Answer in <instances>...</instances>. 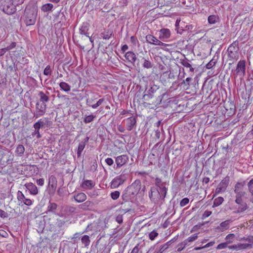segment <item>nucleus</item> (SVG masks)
Wrapping results in <instances>:
<instances>
[{
	"label": "nucleus",
	"mask_w": 253,
	"mask_h": 253,
	"mask_svg": "<svg viewBox=\"0 0 253 253\" xmlns=\"http://www.w3.org/2000/svg\"><path fill=\"white\" fill-rule=\"evenodd\" d=\"M141 188V181L139 179L135 180L130 186H128L124 191L122 198L123 202L121 204L123 205L125 203L128 202L135 196L137 195L140 191Z\"/></svg>",
	"instance_id": "obj_1"
},
{
	"label": "nucleus",
	"mask_w": 253,
	"mask_h": 253,
	"mask_svg": "<svg viewBox=\"0 0 253 253\" xmlns=\"http://www.w3.org/2000/svg\"><path fill=\"white\" fill-rule=\"evenodd\" d=\"M1 4L3 11L8 15L15 12L16 5L23 2V0H1Z\"/></svg>",
	"instance_id": "obj_2"
},
{
	"label": "nucleus",
	"mask_w": 253,
	"mask_h": 253,
	"mask_svg": "<svg viewBox=\"0 0 253 253\" xmlns=\"http://www.w3.org/2000/svg\"><path fill=\"white\" fill-rule=\"evenodd\" d=\"M238 45V42L235 41L229 46L227 49V53L228 59L229 61H233L238 60L239 58Z\"/></svg>",
	"instance_id": "obj_3"
},
{
	"label": "nucleus",
	"mask_w": 253,
	"mask_h": 253,
	"mask_svg": "<svg viewBox=\"0 0 253 253\" xmlns=\"http://www.w3.org/2000/svg\"><path fill=\"white\" fill-rule=\"evenodd\" d=\"M25 22L27 26L33 25L35 24L37 18V11L34 8L26 9Z\"/></svg>",
	"instance_id": "obj_4"
},
{
	"label": "nucleus",
	"mask_w": 253,
	"mask_h": 253,
	"mask_svg": "<svg viewBox=\"0 0 253 253\" xmlns=\"http://www.w3.org/2000/svg\"><path fill=\"white\" fill-rule=\"evenodd\" d=\"M126 177L125 174H121L115 177L111 181L110 187L112 189H115L123 184L126 180Z\"/></svg>",
	"instance_id": "obj_5"
},
{
	"label": "nucleus",
	"mask_w": 253,
	"mask_h": 253,
	"mask_svg": "<svg viewBox=\"0 0 253 253\" xmlns=\"http://www.w3.org/2000/svg\"><path fill=\"white\" fill-rule=\"evenodd\" d=\"M246 70V61L244 60H240L236 66L235 69V77H237L239 76L241 77H243L245 74Z\"/></svg>",
	"instance_id": "obj_6"
},
{
	"label": "nucleus",
	"mask_w": 253,
	"mask_h": 253,
	"mask_svg": "<svg viewBox=\"0 0 253 253\" xmlns=\"http://www.w3.org/2000/svg\"><path fill=\"white\" fill-rule=\"evenodd\" d=\"M159 88V86L154 84H151L150 87L148 89H146L145 93L143 96V99L145 101H148L150 99L153 97V94L157 91Z\"/></svg>",
	"instance_id": "obj_7"
},
{
	"label": "nucleus",
	"mask_w": 253,
	"mask_h": 253,
	"mask_svg": "<svg viewBox=\"0 0 253 253\" xmlns=\"http://www.w3.org/2000/svg\"><path fill=\"white\" fill-rule=\"evenodd\" d=\"M229 177L227 176L223 179H222L218 185L217 188L215 189V193L219 194L224 192L226 190L229 184Z\"/></svg>",
	"instance_id": "obj_8"
},
{
	"label": "nucleus",
	"mask_w": 253,
	"mask_h": 253,
	"mask_svg": "<svg viewBox=\"0 0 253 253\" xmlns=\"http://www.w3.org/2000/svg\"><path fill=\"white\" fill-rule=\"evenodd\" d=\"M46 105L45 104H42L40 105L39 102H37L36 104V112L34 114V117L38 118L41 116H42L46 112Z\"/></svg>",
	"instance_id": "obj_9"
},
{
	"label": "nucleus",
	"mask_w": 253,
	"mask_h": 253,
	"mask_svg": "<svg viewBox=\"0 0 253 253\" xmlns=\"http://www.w3.org/2000/svg\"><path fill=\"white\" fill-rule=\"evenodd\" d=\"M124 122L126 124L127 130L131 131L136 126V117L131 116L124 120Z\"/></svg>",
	"instance_id": "obj_10"
},
{
	"label": "nucleus",
	"mask_w": 253,
	"mask_h": 253,
	"mask_svg": "<svg viewBox=\"0 0 253 253\" xmlns=\"http://www.w3.org/2000/svg\"><path fill=\"white\" fill-rule=\"evenodd\" d=\"M145 38L146 42L150 44L164 46L168 45V44L162 42L153 35H147Z\"/></svg>",
	"instance_id": "obj_11"
},
{
	"label": "nucleus",
	"mask_w": 253,
	"mask_h": 253,
	"mask_svg": "<svg viewBox=\"0 0 253 253\" xmlns=\"http://www.w3.org/2000/svg\"><path fill=\"white\" fill-rule=\"evenodd\" d=\"M128 161V157L126 155L119 156L116 158L115 163L116 164V169L120 168L125 165Z\"/></svg>",
	"instance_id": "obj_12"
},
{
	"label": "nucleus",
	"mask_w": 253,
	"mask_h": 253,
	"mask_svg": "<svg viewBox=\"0 0 253 253\" xmlns=\"http://www.w3.org/2000/svg\"><path fill=\"white\" fill-rule=\"evenodd\" d=\"M149 196L150 200L154 203H158L161 200V196L156 188H151Z\"/></svg>",
	"instance_id": "obj_13"
},
{
	"label": "nucleus",
	"mask_w": 253,
	"mask_h": 253,
	"mask_svg": "<svg viewBox=\"0 0 253 253\" xmlns=\"http://www.w3.org/2000/svg\"><path fill=\"white\" fill-rule=\"evenodd\" d=\"M57 185V181L56 177L51 175L48 178V186H49V191L54 194Z\"/></svg>",
	"instance_id": "obj_14"
},
{
	"label": "nucleus",
	"mask_w": 253,
	"mask_h": 253,
	"mask_svg": "<svg viewBox=\"0 0 253 253\" xmlns=\"http://www.w3.org/2000/svg\"><path fill=\"white\" fill-rule=\"evenodd\" d=\"M170 35L171 33L169 29L163 28L159 31V39L164 41L169 39Z\"/></svg>",
	"instance_id": "obj_15"
},
{
	"label": "nucleus",
	"mask_w": 253,
	"mask_h": 253,
	"mask_svg": "<svg viewBox=\"0 0 253 253\" xmlns=\"http://www.w3.org/2000/svg\"><path fill=\"white\" fill-rule=\"evenodd\" d=\"M88 140H89V137L86 136L84 139L83 141L80 142L79 146H78V150H77L78 157H80L81 156L83 150L84 149V148L86 145V144L88 142Z\"/></svg>",
	"instance_id": "obj_16"
},
{
	"label": "nucleus",
	"mask_w": 253,
	"mask_h": 253,
	"mask_svg": "<svg viewBox=\"0 0 253 253\" xmlns=\"http://www.w3.org/2000/svg\"><path fill=\"white\" fill-rule=\"evenodd\" d=\"M105 99L104 98L99 99L97 102L94 104H92L93 100L92 99H87L86 100V103L87 106L91 107L93 109L97 108L98 106L101 105L102 103L104 101Z\"/></svg>",
	"instance_id": "obj_17"
},
{
	"label": "nucleus",
	"mask_w": 253,
	"mask_h": 253,
	"mask_svg": "<svg viewBox=\"0 0 253 253\" xmlns=\"http://www.w3.org/2000/svg\"><path fill=\"white\" fill-rule=\"evenodd\" d=\"M126 59L132 64L134 65L136 60L135 54L132 51H128L126 53L125 55Z\"/></svg>",
	"instance_id": "obj_18"
},
{
	"label": "nucleus",
	"mask_w": 253,
	"mask_h": 253,
	"mask_svg": "<svg viewBox=\"0 0 253 253\" xmlns=\"http://www.w3.org/2000/svg\"><path fill=\"white\" fill-rule=\"evenodd\" d=\"M26 188L30 191V193L34 195H36L38 193V189L37 187L33 183L30 182L25 184Z\"/></svg>",
	"instance_id": "obj_19"
},
{
	"label": "nucleus",
	"mask_w": 253,
	"mask_h": 253,
	"mask_svg": "<svg viewBox=\"0 0 253 253\" xmlns=\"http://www.w3.org/2000/svg\"><path fill=\"white\" fill-rule=\"evenodd\" d=\"M93 206L94 204L92 202L90 201H87L84 203L79 205V208L80 209L83 211H88L92 209Z\"/></svg>",
	"instance_id": "obj_20"
},
{
	"label": "nucleus",
	"mask_w": 253,
	"mask_h": 253,
	"mask_svg": "<svg viewBox=\"0 0 253 253\" xmlns=\"http://www.w3.org/2000/svg\"><path fill=\"white\" fill-rule=\"evenodd\" d=\"M86 198V195L82 192L78 193L74 196L75 200L78 203H82L85 201Z\"/></svg>",
	"instance_id": "obj_21"
},
{
	"label": "nucleus",
	"mask_w": 253,
	"mask_h": 253,
	"mask_svg": "<svg viewBox=\"0 0 253 253\" xmlns=\"http://www.w3.org/2000/svg\"><path fill=\"white\" fill-rule=\"evenodd\" d=\"M230 223V220H227L222 222L220 225L216 227V229L219 231H223L229 228V223Z\"/></svg>",
	"instance_id": "obj_22"
},
{
	"label": "nucleus",
	"mask_w": 253,
	"mask_h": 253,
	"mask_svg": "<svg viewBox=\"0 0 253 253\" xmlns=\"http://www.w3.org/2000/svg\"><path fill=\"white\" fill-rule=\"evenodd\" d=\"M156 189L158 190V192H159V194H160L161 196V200H164L166 194L167 193V190L168 189L166 187V185H164L162 187H159L156 188Z\"/></svg>",
	"instance_id": "obj_23"
},
{
	"label": "nucleus",
	"mask_w": 253,
	"mask_h": 253,
	"mask_svg": "<svg viewBox=\"0 0 253 253\" xmlns=\"http://www.w3.org/2000/svg\"><path fill=\"white\" fill-rule=\"evenodd\" d=\"M180 63L185 67L189 68V71L191 72H194V68L192 67V65L190 63V61L185 58L184 59H180Z\"/></svg>",
	"instance_id": "obj_24"
},
{
	"label": "nucleus",
	"mask_w": 253,
	"mask_h": 253,
	"mask_svg": "<svg viewBox=\"0 0 253 253\" xmlns=\"http://www.w3.org/2000/svg\"><path fill=\"white\" fill-rule=\"evenodd\" d=\"M89 25L87 23H83V25L80 28V33L84 35L86 37H89L88 31Z\"/></svg>",
	"instance_id": "obj_25"
},
{
	"label": "nucleus",
	"mask_w": 253,
	"mask_h": 253,
	"mask_svg": "<svg viewBox=\"0 0 253 253\" xmlns=\"http://www.w3.org/2000/svg\"><path fill=\"white\" fill-rule=\"evenodd\" d=\"M38 96L40 97V100L42 102V104H45L49 100V96L44 94V92L42 91H40L38 93Z\"/></svg>",
	"instance_id": "obj_26"
},
{
	"label": "nucleus",
	"mask_w": 253,
	"mask_h": 253,
	"mask_svg": "<svg viewBox=\"0 0 253 253\" xmlns=\"http://www.w3.org/2000/svg\"><path fill=\"white\" fill-rule=\"evenodd\" d=\"M94 186V183L92 180H85L83 181L82 187L84 189H90Z\"/></svg>",
	"instance_id": "obj_27"
},
{
	"label": "nucleus",
	"mask_w": 253,
	"mask_h": 253,
	"mask_svg": "<svg viewBox=\"0 0 253 253\" xmlns=\"http://www.w3.org/2000/svg\"><path fill=\"white\" fill-rule=\"evenodd\" d=\"M142 59L143 60V62L142 63V67L144 68L149 69L153 67V64L152 62V61L149 59V58H145L143 57Z\"/></svg>",
	"instance_id": "obj_28"
},
{
	"label": "nucleus",
	"mask_w": 253,
	"mask_h": 253,
	"mask_svg": "<svg viewBox=\"0 0 253 253\" xmlns=\"http://www.w3.org/2000/svg\"><path fill=\"white\" fill-rule=\"evenodd\" d=\"M66 223V221L65 220L61 219L60 218H57L55 222V226L56 227H58L59 229V231L63 230V226Z\"/></svg>",
	"instance_id": "obj_29"
},
{
	"label": "nucleus",
	"mask_w": 253,
	"mask_h": 253,
	"mask_svg": "<svg viewBox=\"0 0 253 253\" xmlns=\"http://www.w3.org/2000/svg\"><path fill=\"white\" fill-rule=\"evenodd\" d=\"M113 35V31L107 30L100 34L101 37L104 40H109Z\"/></svg>",
	"instance_id": "obj_30"
},
{
	"label": "nucleus",
	"mask_w": 253,
	"mask_h": 253,
	"mask_svg": "<svg viewBox=\"0 0 253 253\" xmlns=\"http://www.w3.org/2000/svg\"><path fill=\"white\" fill-rule=\"evenodd\" d=\"M208 20L210 24H214L219 22V18L217 15H211L209 16Z\"/></svg>",
	"instance_id": "obj_31"
},
{
	"label": "nucleus",
	"mask_w": 253,
	"mask_h": 253,
	"mask_svg": "<svg viewBox=\"0 0 253 253\" xmlns=\"http://www.w3.org/2000/svg\"><path fill=\"white\" fill-rule=\"evenodd\" d=\"M25 152V148L23 145L19 144L16 147L15 153L18 156H22Z\"/></svg>",
	"instance_id": "obj_32"
},
{
	"label": "nucleus",
	"mask_w": 253,
	"mask_h": 253,
	"mask_svg": "<svg viewBox=\"0 0 253 253\" xmlns=\"http://www.w3.org/2000/svg\"><path fill=\"white\" fill-rule=\"evenodd\" d=\"M59 86H60L61 89H62V90H63L65 92H68L70 91L71 90L70 85L65 82H61L59 84Z\"/></svg>",
	"instance_id": "obj_33"
},
{
	"label": "nucleus",
	"mask_w": 253,
	"mask_h": 253,
	"mask_svg": "<svg viewBox=\"0 0 253 253\" xmlns=\"http://www.w3.org/2000/svg\"><path fill=\"white\" fill-rule=\"evenodd\" d=\"M81 241L82 244L84 245L85 247H87L90 243V240L88 235L83 236L82 237Z\"/></svg>",
	"instance_id": "obj_34"
},
{
	"label": "nucleus",
	"mask_w": 253,
	"mask_h": 253,
	"mask_svg": "<svg viewBox=\"0 0 253 253\" xmlns=\"http://www.w3.org/2000/svg\"><path fill=\"white\" fill-rule=\"evenodd\" d=\"M53 7V5L51 3H46L43 5L42 7V10L43 12H48L51 11Z\"/></svg>",
	"instance_id": "obj_35"
},
{
	"label": "nucleus",
	"mask_w": 253,
	"mask_h": 253,
	"mask_svg": "<svg viewBox=\"0 0 253 253\" xmlns=\"http://www.w3.org/2000/svg\"><path fill=\"white\" fill-rule=\"evenodd\" d=\"M239 205H240V206L238 207L236 211L237 213L242 212L246 211L248 208L247 203L245 202L239 204Z\"/></svg>",
	"instance_id": "obj_36"
},
{
	"label": "nucleus",
	"mask_w": 253,
	"mask_h": 253,
	"mask_svg": "<svg viewBox=\"0 0 253 253\" xmlns=\"http://www.w3.org/2000/svg\"><path fill=\"white\" fill-rule=\"evenodd\" d=\"M57 208V205L55 203H50L47 207V211L49 212H55V210Z\"/></svg>",
	"instance_id": "obj_37"
},
{
	"label": "nucleus",
	"mask_w": 253,
	"mask_h": 253,
	"mask_svg": "<svg viewBox=\"0 0 253 253\" xmlns=\"http://www.w3.org/2000/svg\"><path fill=\"white\" fill-rule=\"evenodd\" d=\"M245 184V182H237L235 185L234 191H243V188Z\"/></svg>",
	"instance_id": "obj_38"
},
{
	"label": "nucleus",
	"mask_w": 253,
	"mask_h": 253,
	"mask_svg": "<svg viewBox=\"0 0 253 253\" xmlns=\"http://www.w3.org/2000/svg\"><path fill=\"white\" fill-rule=\"evenodd\" d=\"M95 118L96 116L92 114L86 116L84 119V122L85 124H88L92 122Z\"/></svg>",
	"instance_id": "obj_39"
},
{
	"label": "nucleus",
	"mask_w": 253,
	"mask_h": 253,
	"mask_svg": "<svg viewBox=\"0 0 253 253\" xmlns=\"http://www.w3.org/2000/svg\"><path fill=\"white\" fill-rule=\"evenodd\" d=\"M224 201L223 198L221 197H218L215 199L213 201V207H217L220 205Z\"/></svg>",
	"instance_id": "obj_40"
},
{
	"label": "nucleus",
	"mask_w": 253,
	"mask_h": 253,
	"mask_svg": "<svg viewBox=\"0 0 253 253\" xmlns=\"http://www.w3.org/2000/svg\"><path fill=\"white\" fill-rule=\"evenodd\" d=\"M217 60L213 58L211 60L208 64L206 65V67L207 69H211L213 66H214L216 63Z\"/></svg>",
	"instance_id": "obj_41"
},
{
	"label": "nucleus",
	"mask_w": 253,
	"mask_h": 253,
	"mask_svg": "<svg viewBox=\"0 0 253 253\" xmlns=\"http://www.w3.org/2000/svg\"><path fill=\"white\" fill-rule=\"evenodd\" d=\"M238 250L242 249H245L248 248H252V245L251 244H244L240 243L238 244Z\"/></svg>",
	"instance_id": "obj_42"
},
{
	"label": "nucleus",
	"mask_w": 253,
	"mask_h": 253,
	"mask_svg": "<svg viewBox=\"0 0 253 253\" xmlns=\"http://www.w3.org/2000/svg\"><path fill=\"white\" fill-rule=\"evenodd\" d=\"M192 81V79L191 77H188L185 80H183L182 82L181 83V85L184 84V85L186 86V89H188Z\"/></svg>",
	"instance_id": "obj_43"
},
{
	"label": "nucleus",
	"mask_w": 253,
	"mask_h": 253,
	"mask_svg": "<svg viewBox=\"0 0 253 253\" xmlns=\"http://www.w3.org/2000/svg\"><path fill=\"white\" fill-rule=\"evenodd\" d=\"M61 16V19L57 24V25L60 24V26H62L63 25H65V23L66 22V18L65 16L63 14V13H61L59 14V16Z\"/></svg>",
	"instance_id": "obj_44"
},
{
	"label": "nucleus",
	"mask_w": 253,
	"mask_h": 253,
	"mask_svg": "<svg viewBox=\"0 0 253 253\" xmlns=\"http://www.w3.org/2000/svg\"><path fill=\"white\" fill-rule=\"evenodd\" d=\"M155 183L156 186L157 187V188L159 187L163 186L164 185H166V183L162 182L161 179H160L158 177H157L155 179Z\"/></svg>",
	"instance_id": "obj_45"
},
{
	"label": "nucleus",
	"mask_w": 253,
	"mask_h": 253,
	"mask_svg": "<svg viewBox=\"0 0 253 253\" xmlns=\"http://www.w3.org/2000/svg\"><path fill=\"white\" fill-rule=\"evenodd\" d=\"M198 238L197 234H194L192 236L189 237L187 239L185 240L184 241L188 244L189 242H192L196 240Z\"/></svg>",
	"instance_id": "obj_46"
},
{
	"label": "nucleus",
	"mask_w": 253,
	"mask_h": 253,
	"mask_svg": "<svg viewBox=\"0 0 253 253\" xmlns=\"http://www.w3.org/2000/svg\"><path fill=\"white\" fill-rule=\"evenodd\" d=\"M120 195V193L118 191H115L114 192H111L110 193V196L111 198L114 200H116L119 198Z\"/></svg>",
	"instance_id": "obj_47"
},
{
	"label": "nucleus",
	"mask_w": 253,
	"mask_h": 253,
	"mask_svg": "<svg viewBox=\"0 0 253 253\" xmlns=\"http://www.w3.org/2000/svg\"><path fill=\"white\" fill-rule=\"evenodd\" d=\"M248 187L249 191L251 193L252 196H253V178L251 179L248 183Z\"/></svg>",
	"instance_id": "obj_48"
},
{
	"label": "nucleus",
	"mask_w": 253,
	"mask_h": 253,
	"mask_svg": "<svg viewBox=\"0 0 253 253\" xmlns=\"http://www.w3.org/2000/svg\"><path fill=\"white\" fill-rule=\"evenodd\" d=\"M158 236V233L156 230H153L149 234V239L153 241Z\"/></svg>",
	"instance_id": "obj_49"
},
{
	"label": "nucleus",
	"mask_w": 253,
	"mask_h": 253,
	"mask_svg": "<svg viewBox=\"0 0 253 253\" xmlns=\"http://www.w3.org/2000/svg\"><path fill=\"white\" fill-rule=\"evenodd\" d=\"M167 66L165 64H159L158 68L159 70L164 72V74L167 73Z\"/></svg>",
	"instance_id": "obj_50"
},
{
	"label": "nucleus",
	"mask_w": 253,
	"mask_h": 253,
	"mask_svg": "<svg viewBox=\"0 0 253 253\" xmlns=\"http://www.w3.org/2000/svg\"><path fill=\"white\" fill-rule=\"evenodd\" d=\"M52 70L49 65H47L43 71V74L45 75L48 76L51 75Z\"/></svg>",
	"instance_id": "obj_51"
},
{
	"label": "nucleus",
	"mask_w": 253,
	"mask_h": 253,
	"mask_svg": "<svg viewBox=\"0 0 253 253\" xmlns=\"http://www.w3.org/2000/svg\"><path fill=\"white\" fill-rule=\"evenodd\" d=\"M26 198L24 194L20 191H18L17 193V199L19 201L23 202Z\"/></svg>",
	"instance_id": "obj_52"
},
{
	"label": "nucleus",
	"mask_w": 253,
	"mask_h": 253,
	"mask_svg": "<svg viewBox=\"0 0 253 253\" xmlns=\"http://www.w3.org/2000/svg\"><path fill=\"white\" fill-rule=\"evenodd\" d=\"M189 202V199L187 198H184L180 202V205L181 207H184L187 205Z\"/></svg>",
	"instance_id": "obj_53"
},
{
	"label": "nucleus",
	"mask_w": 253,
	"mask_h": 253,
	"mask_svg": "<svg viewBox=\"0 0 253 253\" xmlns=\"http://www.w3.org/2000/svg\"><path fill=\"white\" fill-rule=\"evenodd\" d=\"M234 192L236 194L235 198H242L245 195V192L244 191H234Z\"/></svg>",
	"instance_id": "obj_54"
},
{
	"label": "nucleus",
	"mask_w": 253,
	"mask_h": 253,
	"mask_svg": "<svg viewBox=\"0 0 253 253\" xmlns=\"http://www.w3.org/2000/svg\"><path fill=\"white\" fill-rule=\"evenodd\" d=\"M34 128H35V133H37V138H40L42 137V135L41 134H40V129L41 128V127H39V126H36L35 125H34L33 126Z\"/></svg>",
	"instance_id": "obj_55"
},
{
	"label": "nucleus",
	"mask_w": 253,
	"mask_h": 253,
	"mask_svg": "<svg viewBox=\"0 0 253 253\" xmlns=\"http://www.w3.org/2000/svg\"><path fill=\"white\" fill-rule=\"evenodd\" d=\"M170 246L169 243L167 242L166 244L161 246V249L160 250V253H163L165 250L168 249L169 247Z\"/></svg>",
	"instance_id": "obj_56"
},
{
	"label": "nucleus",
	"mask_w": 253,
	"mask_h": 253,
	"mask_svg": "<svg viewBox=\"0 0 253 253\" xmlns=\"http://www.w3.org/2000/svg\"><path fill=\"white\" fill-rule=\"evenodd\" d=\"M187 245V243H186V242H185L184 241L183 242L179 244L178 246V248L177 249V251L181 252V251H182Z\"/></svg>",
	"instance_id": "obj_57"
},
{
	"label": "nucleus",
	"mask_w": 253,
	"mask_h": 253,
	"mask_svg": "<svg viewBox=\"0 0 253 253\" xmlns=\"http://www.w3.org/2000/svg\"><path fill=\"white\" fill-rule=\"evenodd\" d=\"M161 132H164L163 127L162 126H161V130L157 129L155 130V136L158 139H159L160 138Z\"/></svg>",
	"instance_id": "obj_58"
},
{
	"label": "nucleus",
	"mask_w": 253,
	"mask_h": 253,
	"mask_svg": "<svg viewBox=\"0 0 253 253\" xmlns=\"http://www.w3.org/2000/svg\"><path fill=\"white\" fill-rule=\"evenodd\" d=\"M10 214H9L7 212L4 211L0 209V217L4 218H7L9 216Z\"/></svg>",
	"instance_id": "obj_59"
},
{
	"label": "nucleus",
	"mask_w": 253,
	"mask_h": 253,
	"mask_svg": "<svg viewBox=\"0 0 253 253\" xmlns=\"http://www.w3.org/2000/svg\"><path fill=\"white\" fill-rule=\"evenodd\" d=\"M34 125L41 128L44 126L45 123L43 121H42V119H40L37 122L35 123Z\"/></svg>",
	"instance_id": "obj_60"
},
{
	"label": "nucleus",
	"mask_w": 253,
	"mask_h": 253,
	"mask_svg": "<svg viewBox=\"0 0 253 253\" xmlns=\"http://www.w3.org/2000/svg\"><path fill=\"white\" fill-rule=\"evenodd\" d=\"M57 194L60 197H64V188H62V187H59L58 189V190H57Z\"/></svg>",
	"instance_id": "obj_61"
},
{
	"label": "nucleus",
	"mask_w": 253,
	"mask_h": 253,
	"mask_svg": "<svg viewBox=\"0 0 253 253\" xmlns=\"http://www.w3.org/2000/svg\"><path fill=\"white\" fill-rule=\"evenodd\" d=\"M227 247V243H222L219 244L216 247V249L221 250L225 249Z\"/></svg>",
	"instance_id": "obj_62"
},
{
	"label": "nucleus",
	"mask_w": 253,
	"mask_h": 253,
	"mask_svg": "<svg viewBox=\"0 0 253 253\" xmlns=\"http://www.w3.org/2000/svg\"><path fill=\"white\" fill-rule=\"evenodd\" d=\"M97 164L96 161H94L92 165L90 166V170L92 171H94L97 169Z\"/></svg>",
	"instance_id": "obj_63"
},
{
	"label": "nucleus",
	"mask_w": 253,
	"mask_h": 253,
	"mask_svg": "<svg viewBox=\"0 0 253 253\" xmlns=\"http://www.w3.org/2000/svg\"><path fill=\"white\" fill-rule=\"evenodd\" d=\"M116 221L119 224H122L123 222V215L119 214L116 218Z\"/></svg>",
	"instance_id": "obj_64"
}]
</instances>
